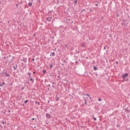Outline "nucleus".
Returning a JSON list of instances; mask_svg holds the SVG:
<instances>
[{
  "mask_svg": "<svg viewBox=\"0 0 130 130\" xmlns=\"http://www.w3.org/2000/svg\"><path fill=\"white\" fill-rule=\"evenodd\" d=\"M127 76H128V74L125 73L122 75V78L123 79V80H124V79H125Z\"/></svg>",
  "mask_w": 130,
  "mask_h": 130,
  "instance_id": "obj_1",
  "label": "nucleus"
},
{
  "mask_svg": "<svg viewBox=\"0 0 130 130\" xmlns=\"http://www.w3.org/2000/svg\"><path fill=\"white\" fill-rule=\"evenodd\" d=\"M51 19H52V17H48V18H47V20L48 22H50V21H51Z\"/></svg>",
  "mask_w": 130,
  "mask_h": 130,
  "instance_id": "obj_2",
  "label": "nucleus"
},
{
  "mask_svg": "<svg viewBox=\"0 0 130 130\" xmlns=\"http://www.w3.org/2000/svg\"><path fill=\"white\" fill-rule=\"evenodd\" d=\"M46 116L47 117H48V118H49L50 117V115H49V114H46Z\"/></svg>",
  "mask_w": 130,
  "mask_h": 130,
  "instance_id": "obj_3",
  "label": "nucleus"
},
{
  "mask_svg": "<svg viewBox=\"0 0 130 130\" xmlns=\"http://www.w3.org/2000/svg\"><path fill=\"white\" fill-rule=\"evenodd\" d=\"M51 55L52 56H54V55H55V53H54V52H53L51 53Z\"/></svg>",
  "mask_w": 130,
  "mask_h": 130,
  "instance_id": "obj_4",
  "label": "nucleus"
},
{
  "mask_svg": "<svg viewBox=\"0 0 130 130\" xmlns=\"http://www.w3.org/2000/svg\"><path fill=\"white\" fill-rule=\"evenodd\" d=\"M10 57H8V61H9L10 63H11V62H12V60H10Z\"/></svg>",
  "mask_w": 130,
  "mask_h": 130,
  "instance_id": "obj_5",
  "label": "nucleus"
},
{
  "mask_svg": "<svg viewBox=\"0 0 130 130\" xmlns=\"http://www.w3.org/2000/svg\"><path fill=\"white\" fill-rule=\"evenodd\" d=\"M93 69L94 70V71H97V67H96L95 66H94Z\"/></svg>",
  "mask_w": 130,
  "mask_h": 130,
  "instance_id": "obj_6",
  "label": "nucleus"
},
{
  "mask_svg": "<svg viewBox=\"0 0 130 130\" xmlns=\"http://www.w3.org/2000/svg\"><path fill=\"white\" fill-rule=\"evenodd\" d=\"M28 6H29V7H31V6H32V3H28Z\"/></svg>",
  "mask_w": 130,
  "mask_h": 130,
  "instance_id": "obj_7",
  "label": "nucleus"
},
{
  "mask_svg": "<svg viewBox=\"0 0 130 130\" xmlns=\"http://www.w3.org/2000/svg\"><path fill=\"white\" fill-rule=\"evenodd\" d=\"M18 67V66H16V67L14 66L13 68L14 69V70H17V67Z\"/></svg>",
  "mask_w": 130,
  "mask_h": 130,
  "instance_id": "obj_8",
  "label": "nucleus"
},
{
  "mask_svg": "<svg viewBox=\"0 0 130 130\" xmlns=\"http://www.w3.org/2000/svg\"><path fill=\"white\" fill-rule=\"evenodd\" d=\"M59 100V99L58 98V97H56V101H58V100Z\"/></svg>",
  "mask_w": 130,
  "mask_h": 130,
  "instance_id": "obj_9",
  "label": "nucleus"
},
{
  "mask_svg": "<svg viewBox=\"0 0 130 130\" xmlns=\"http://www.w3.org/2000/svg\"><path fill=\"white\" fill-rule=\"evenodd\" d=\"M43 73L44 74H46V70H44Z\"/></svg>",
  "mask_w": 130,
  "mask_h": 130,
  "instance_id": "obj_10",
  "label": "nucleus"
},
{
  "mask_svg": "<svg viewBox=\"0 0 130 130\" xmlns=\"http://www.w3.org/2000/svg\"><path fill=\"white\" fill-rule=\"evenodd\" d=\"M87 100H85V104H87Z\"/></svg>",
  "mask_w": 130,
  "mask_h": 130,
  "instance_id": "obj_11",
  "label": "nucleus"
},
{
  "mask_svg": "<svg viewBox=\"0 0 130 130\" xmlns=\"http://www.w3.org/2000/svg\"><path fill=\"white\" fill-rule=\"evenodd\" d=\"M30 81H32V82H34V80L33 79H32V78H30Z\"/></svg>",
  "mask_w": 130,
  "mask_h": 130,
  "instance_id": "obj_12",
  "label": "nucleus"
},
{
  "mask_svg": "<svg viewBox=\"0 0 130 130\" xmlns=\"http://www.w3.org/2000/svg\"><path fill=\"white\" fill-rule=\"evenodd\" d=\"M28 76L30 77V76H31V73H28Z\"/></svg>",
  "mask_w": 130,
  "mask_h": 130,
  "instance_id": "obj_13",
  "label": "nucleus"
},
{
  "mask_svg": "<svg viewBox=\"0 0 130 130\" xmlns=\"http://www.w3.org/2000/svg\"><path fill=\"white\" fill-rule=\"evenodd\" d=\"M27 102H28V100H26V101L24 102V103L26 104V103H27Z\"/></svg>",
  "mask_w": 130,
  "mask_h": 130,
  "instance_id": "obj_14",
  "label": "nucleus"
},
{
  "mask_svg": "<svg viewBox=\"0 0 130 130\" xmlns=\"http://www.w3.org/2000/svg\"><path fill=\"white\" fill-rule=\"evenodd\" d=\"M87 96H88V97H90V95L88 93L86 94Z\"/></svg>",
  "mask_w": 130,
  "mask_h": 130,
  "instance_id": "obj_15",
  "label": "nucleus"
},
{
  "mask_svg": "<svg viewBox=\"0 0 130 130\" xmlns=\"http://www.w3.org/2000/svg\"><path fill=\"white\" fill-rule=\"evenodd\" d=\"M98 101H101V98H99V99H98Z\"/></svg>",
  "mask_w": 130,
  "mask_h": 130,
  "instance_id": "obj_16",
  "label": "nucleus"
},
{
  "mask_svg": "<svg viewBox=\"0 0 130 130\" xmlns=\"http://www.w3.org/2000/svg\"><path fill=\"white\" fill-rule=\"evenodd\" d=\"M93 120H96V118H94V117H93Z\"/></svg>",
  "mask_w": 130,
  "mask_h": 130,
  "instance_id": "obj_17",
  "label": "nucleus"
},
{
  "mask_svg": "<svg viewBox=\"0 0 130 130\" xmlns=\"http://www.w3.org/2000/svg\"><path fill=\"white\" fill-rule=\"evenodd\" d=\"M9 74H6V77H9Z\"/></svg>",
  "mask_w": 130,
  "mask_h": 130,
  "instance_id": "obj_18",
  "label": "nucleus"
},
{
  "mask_svg": "<svg viewBox=\"0 0 130 130\" xmlns=\"http://www.w3.org/2000/svg\"><path fill=\"white\" fill-rule=\"evenodd\" d=\"M32 120H35V118H32Z\"/></svg>",
  "mask_w": 130,
  "mask_h": 130,
  "instance_id": "obj_19",
  "label": "nucleus"
},
{
  "mask_svg": "<svg viewBox=\"0 0 130 130\" xmlns=\"http://www.w3.org/2000/svg\"><path fill=\"white\" fill-rule=\"evenodd\" d=\"M50 68H52V64L50 65Z\"/></svg>",
  "mask_w": 130,
  "mask_h": 130,
  "instance_id": "obj_20",
  "label": "nucleus"
},
{
  "mask_svg": "<svg viewBox=\"0 0 130 130\" xmlns=\"http://www.w3.org/2000/svg\"><path fill=\"white\" fill-rule=\"evenodd\" d=\"M2 85H5V82H3Z\"/></svg>",
  "mask_w": 130,
  "mask_h": 130,
  "instance_id": "obj_21",
  "label": "nucleus"
},
{
  "mask_svg": "<svg viewBox=\"0 0 130 130\" xmlns=\"http://www.w3.org/2000/svg\"><path fill=\"white\" fill-rule=\"evenodd\" d=\"M1 87H3V84H0Z\"/></svg>",
  "mask_w": 130,
  "mask_h": 130,
  "instance_id": "obj_22",
  "label": "nucleus"
},
{
  "mask_svg": "<svg viewBox=\"0 0 130 130\" xmlns=\"http://www.w3.org/2000/svg\"><path fill=\"white\" fill-rule=\"evenodd\" d=\"M47 87H50V85H48Z\"/></svg>",
  "mask_w": 130,
  "mask_h": 130,
  "instance_id": "obj_23",
  "label": "nucleus"
},
{
  "mask_svg": "<svg viewBox=\"0 0 130 130\" xmlns=\"http://www.w3.org/2000/svg\"><path fill=\"white\" fill-rule=\"evenodd\" d=\"M3 124H5V122L3 121Z\"/></svg>",
  "mask_w": 130,
  "mask_h": 130,
  "instance_id": "obj_24",
  "label": "nucleus"
},
{
  "mask_svg": "<svg viewBox=\"0 0 130 130\" xmlns=\"http://www.w3.org/2000/svg\"><path fill=\"white\" fill-rule=\"evenodd\" d=\"M32 60H33V61H34V60H35L34 58L32 59Z\"/></svg>",
  "mask_w": 130,
  "mask_h": 130,
  "instance_id": "obj_25",
  "label": "nucleus"
},
{
  "mask_svg": "<svg viewBox=\"0 0 130 130\" xmlns=\"http://www.w3.org/2000/svg\"><path fill=\"white\" fill-rule=\"evenodd\" d=\"M95 6H98V4H95Z\"/></svg>",
  "mask_w": 130,
  "mask_h": 130,
  "instance_id": "obj_26",
  "label": "nucleus"
},
{
  "mask_svg": "<svg viewBox=\"0 0 130 130\" xmlns=\"http://www.w3.org/2000/svg\"><path fill=\"white\" fill-rule=\"evenodd\" d=\"M90 11H92V9H90Z\"/></svg>",
  "mask_w": 130,
  "mask_h": 130,
  "instance_id": "obj_27",
  "label": "nucleus"
},
{
  "mask_svg": "<svg viewBox=\"0 0 130 130\" xmlns=\"http://www.w3.org/2000/svg\"><path fill=\"white\" fill-rule=\"evenodd\" d=\"M33 74H35V72H34L33 73Z\"/></svg>",
  "mask_w": 130,
  "mask_h": 130,
  "instance_id": "obj_28",
  "label": "nucleus"
},
{
  "mask_svg": "<svg viewBox=\"0 0 130 130\" xmlns=\"http://www.w3.org/2000/svg\"><path fill=\"white\" fill-rule=\"evenodd\" d=\"M52 87H53H53H54V86L53 85Z\"/></svg>",
  "mask_w": 130,
  "mask_h": 130,
  "instance_id": "obj_29",
  "label": "nucleus"
},
{
  "mask_svg": "<svg viewBox=\"0 0 130 130\" xmlns=\"http://www.w3.org/2000/svg\"><path fill=\"white\" fill-rule=\"evenodd\" d=\"M89 98H90V99H91V97H90Z\"/></svg>",
  "mask_w": 130,
  "mask_h": 130,
  "instance_id": "obj_30",
  "label": "nucleus"
},
{
  "mask_svg": "<svg viewBox=\"0 0 130 130\" xmlns=\"http://www.w3.org/2000/svg\"><path fill=\"white\" fill-rule=\"evenodd\" d=\"M105 48H106L105 47L104 48V49H105Z\"/></svg>",
  "mask_w": 130,
  "mask_h": 130,
  "instance_id": "obj_31",
  "label": "nucleus"
},
{
  "mask_svg": "<svg viewBox=\"0 0 130 130\" xmlns=\"http://www.w3.org/2000/svg\"><path fill=\"white\" fill-rule=\"evenodd\" d=\"M53 84H54V82H53Z\"/></svg>",
  "mask_w": 130,
  "mask_h": 130,
  "instance_id": "obj_32",
  "label": "nucleus"
},
{
  "mask_svg": "<svg viewBox=\"0 0 130 130\" xmlns=\"http://www.w3.org/2000/svg\"><path fill=\"white\" fill-rule=\"evenodd\" d=\"M17 7H18V5H17Z\"/></svg>",
  "mask_w": 130,
  "mask_h": 130,
  "instance_id": "obj_33",
  "label": "nucleus"
},
{
  "mask_svg": "<svg viewBox=\"0 0 130 130\" xmlns=\"http://www.w3.org/2000/svg\"><path fill=\"white\" fill-rule=\"evenodd\" d=\"M48 89H49V87L48 88Z\"/></svg>",
  "mask_w": 130,
  "mask_h": 130,
  "instance_id": "obj_34",
  "label": "nucleus"
}]
</instances>
